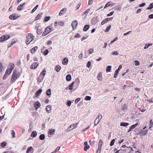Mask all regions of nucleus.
I'll use <instances>...</instances> for the list:
<instances>
[{"mask_svg":"<svg viewBox=\"0 0 153 153\" xmlns=\"http://www.w3.org/2000/svg\"><path fill=\"white\" fill-rule=\"evenodd\" d=\"M19 77V72L16 70L15 69L13 72L11 81L12 82H14L16 79Z\"/></svg>","mask_w":153,"mask_h":153,"instance_id":"f257e3e1","label":"nucleus"},{"mask_svg":"<svg viewBox=\"0 0 153 153\" xmlns=\"http://www.w3.org/2000/svg\"><path fill=\"white\" fill-rule=\"evenodd\" d=\"M26 37V39L25 42L28 45L33 40V36L32 34L29 33L27 34Z\"/></svg>","mask_w":153,"mask_h":153,"instance_id":"f03ea898","label":"nucleus"},{"mask_svg":"<svg viewBox=\"0 0 153 153\" xmlns=\"http://www.w3.org/2000/svg\"><path fill=\"white\" fill-rule=\"evenodd\" d=\"M11 68H11L10 70L8 69H7L3 77V79H6L7 76L9 75L11 73L13 69V67H12Z\"/></svg>","mask_w":153,"mask_h":153,"instance_id":"7ed1b4c3","label":"nucleus"},{"mask_svg":"<svg viewBox=\"0 0 153 153\" xmlns=\"http://www.w3.org/2000/svg\"><path fill=\"white\" fill-rule=\"evenodd\" d=\"M10 37V36L9 35H6L1 36L0 38V42L4 41L9 39Z\"/></svg>","mask_w":153,"mask_h":153,"instance_id":"20e7f679","label":"nucleus"},{"mask_svg":"<svg viewBox=\"0 0 153 153\" xmlns=\"http://www.w3.org/2000/svg\"><path fill=\"white\" fill-rule=\"evenodd\" d=\"M102 115L99 114L98 115L94 121L95 126H96L99 123L100 120L102 119Z\"/></svg>","mask_w":153,"mask_h":153,"instance_id":"39448f33","label":"nucleus"},{"mask_svg":"<svg viewBox=\"0 0 153 153\" xmlns=\"http://www.w3.org/2000/svg\"><path fill=\"white\" fill-rule=\"evenodd\" d=\"M78 124V123L74 124L70 126L67 129L66 131L68 132L74 128H76Z\"/></svg>","mask_w":153,"mask_h":153,"instance_id":"423d86ee","label":"nucleus"},{"mask_svg":"<svg viewBox=\"0 0 153 153\" xmlns=\"http://www.w3.org/2000/svg\"><path fill=\"white\" fill-rule=\"evenodd\" d=\"M122 68V66L121 65H120L119 66L118 68L117 69L115 72L114 75V78H116L117 77L120 70Z\"/></svg>","mask_w":153,"mask_h":153,"instance_id":"0eeeda50","label":"nucleus"},{"mask_svg":"<svg viewBox=\"0 0 153 153\" xmlns=\"http://www.w3.org/2000/svg\"><path fill=\"white\" fill-rule=\"evenodd\" d=\"M78 22L76 20L74 21L72 23V26L73 29H76V27L77 25Z\"/></svg>","mask_w":153,"mask_h":153,"instance_id":"6e6552de","label":"nucleus"},{"mask_svg":"<svg viewBox=\"0 0 153 153\" xmlns=\"http://www.w3.org/2000/svg\"><path fill=\"white\" fill-rule=\"evenodd\" d=\"M38 65V63L37 62H33L30 66V68L31 69H36Z\"/></svg>","mask_w":153,"mask_h":153,"instance_id":"1a4fd4ad","label":"nucleus"},{"mask_svg":"<svg viewBox=\"0 0 153 153\" xmlns=\"http://www.w3.org/2000/svg\"><path fill=\"white\" fill-rule=\"evenodd\" d=\"M10 19L11 20H16L19 17L16 16V14H13L9 16V17Z\"/></svg>","mask_w":153,"mask_h":153,"instance_id":"9d476101","label":"nucleus"},{"mask_svg":"<svg viewBox=\"0 0 153 153\" xmlns=\"http://www.w3.org/2000/svg\"><path fill=\"white\" fill-rule=\"evenodd\" d=\"M33 152V149L32 146H30L27 150L26 153H32Z\"/></svg>","mask_w":153,"mask_h":153,"instance_id":"9b49d317","label":"nucleus"},{"mask_svg":"<svg viewBox=\"0 0 153 153\" xmlns=\"http://www.w3.org/2000/svg\"><path fill=\"white\" fill-rule=\"evenodd\" d=\"M148 130H143L141 131L139 133V134L142 136H145L147 134Z\"/></svg>","mask_w":153,"mask_h":153,"instance_id":"f8f14e48","label":"nucleus"},{"mask_svg":"<svg viewBox=\"0 0 153 153\" xmlns=\"http://www.w3.org/2000/svg\"><path fill=\"white\" fill-rule=\"evenodd\" d=\"M38 48L37 46H35L32 48L30 50V52L32 54L36 52Z\"/></svg>","mask_w":153,"mask_h":153,"instance_id":"ddd939ff","label":"nucleus"},{"mask_svg":"<svg viewBox=\"0 0 153 153\" xmlns=\"http://www.w3.org/2000/svg\"><path fill=\"white\" fill-rule=\"evenodd\" d=\"M45 32H46L48 34L52 31V29L50 27H48L45 28Z\"/></svg>","mask_w":153,"mask_h":153,"instance_id":"4468645a","label":"nucleus"},{"mask_svg":"<svg viewBox=\"0 0 153 153\" xmlns=\"http://www.w3.org/2000/svg\"><path fill=\"white\" fill-rule=\"evenodd\" d=\"M42 90L41 88H40L37 90L35 93V95L36 97H37L38 95H39L41 93Z\"/></svg>","mask_w":153,"mask_h":153,"instance_id":"2eb2a0df","label":"nucleus"},{"mask_svg":"<svg viewBox=\"0 0 153 153\" xmlns=\"http://www.w3.org/2000/svg\"><path fill=\"white\" fill-rule=\"evenodd\" d=\"M25 4V3H24L23 4H21L17 8V9L18 10L20 11L22 10L23 7H22Z\"/></svg>","mask_w":153,"mask_h":153,"instance_id":"dca6fc26","label":"nucleus"},{"mask_svg":"<svg viewBox=\"0 0 153 153\" xmlns=\"http://www.w3.org/2000/svg\"><path fill=\"white\" fill-rule=\"evenodd\" d=\"M40 105L41 104L39 102H36L34 103V107L36 109L40 107Z\"/></svg>","mask_w":153,"mask_h":153,"instance_id":"f3484780","label":"nucleus"},{"mask_svg":"<svg viewBox=\"0 0 153 153\" xmlns=\"http://www.w3.org/2000/svg\"><path fill=\"white\" fill-rule=\"evenodd\" d=\"M51 107L50 105H48L46 107V110L48 113H50L51 112Z\"/></svg>","mask_w":153,"mask_h":153,"instance_id":"a211bd4d","label":"nucleus"},{"mask_svg":"<svg viewBox=\"0 0 153 153\" xmlns=\"http://www.w3.org/2000/svg\"><path fill=\"white\" fill-rule=\"evenodd\" d=\"M55 130V129L49 130L48 133L50 134L51 135H54V134Z\"/></svg>","mask_w":153,"mask_h":153,"instance_id":"6ab92c4d","label":"nucleus"},{"mask_svg":"<svg viewBox=\"0 0 153 153\" xmlns=\"http://www.w3.org/2000/svg\"><path fill=\"white\" fill-rule=\"evenodd\" d=\"M68 62V59L67 58H65L64 59L62 63L64 65H67Z\"/></svg>","mask_w":153,"mask_h":153,"instance_id":"aec40b11","label":"nucleus"},{"mask_svg":"<svg viewBox=\"0 0 153 153\" xmlns=\"http://www.w3.org/2000/svg\"><path fill=\"white\" fill-rule=\"evenodd\" d=\"M102 74L101 73H99L98 74V75L97 76V78L100 81H101L102 79Z\"/></svg>","mask_w":153,"mask_h":153,"instance_id":"412c9836","label":"nucleus"},{"mask_svg":"<svg viewBox=\"0 0 153 153\" xmlns=\"http://www.w3.org/2000/svg\"><path fill=\"white\" fill-rule=\"evenodd\" d=\"M61 68V67L59 65H57L56 66L55 68V69L57 72H58L60 70Z\"/></svg>","mask_w":153,"mask_h":153,"instance_id":"4be33fe9","label":"nucleus"},{"mask_svg":"<svg viewBox=\"0 0 153 153\" xmlns=\"http://www.w3.org/2000/svg\"><path fill=\"white\" fill-rule=\"evenodd\" d=\"M37 135V132L36 131H33L32 132L31 136L33 137H36Z\"/></svg>","mask_w":153,"mask_h":153,"instance_id":"5701e85b","label":"nucleus"},{"mask_svg":"<svg viewBox=\"0 0 153 153\" xmlns=\"http://www.w3.org/2000/svg\"><path fill=\"white\" fill-rule=\"evenodd\" d=\"M66 79L67 81H70L71 79V75L70 74L67 75L66 77Z\"/></svg>","mask_w":153,"mask_h":153,"instance_id":"b1692460","label":"nucleus"},{"mask_svg":"<svg viewBox=\"0 0 153 153\" xmlns=\"http://www.w3.org/2000/svg\"><path fill=\"white\" fill-rule=\"evenodd\" d=\"M66 10V8H63L62 10H61L59 13V16H61L62 15V14H63V12L64 11H65Z\"/></svg>","mask_w":153,"mask_h":153,"instance_id":"393cba45","label":"nucleus"},{"mask_svg":"<svg viewBox=\"0 0 153 153\" xmlns=\"http://www.w3.org/2000/svg\"><path fill=\"white\" fill-rule=\"evenodd\" d=\"M42 14V13L41 14H38L36 17L35 21L40 19L42 17L41 15Z\"/></svg>","mask_w":153,"mask_h":153,"instance_id":"a878e982","label":"nucleus"},{"mask_svg":"<svg viewBox=\"0 0 153 153\" xmlns=\"http://www.w3.org/2000/svg\"><path fill=\"white\" fill-rule=\"evenodd\" d=\"M51 18L50 16H45L44 17V20H43L44 22H46L48 21Z\"/></svg>","mask_w":153,"mask_h":153,"instance_id":"bb28decb","label":"nucleus"},{"mask_svg":"<svg viewBox=\"0 0 153 153\" xmlns=\"http://www.w3.org/2000/svg\"><path fill=\"white\" fill-rule=\"evenodd\" d=\"M110 3V2L109 1V2H108L104 6V8H105L108 6H112L113 5V4H110L109 3Z\"/></svg>","mask_w":153,"mask_h":153,"instance_id":"cd10ccee","label":"nucleus"},{"mask_svg":"<svg viewBox=\"0 0 153 153\" xmlns=\"http://www.w3.org/2000/svg\"><path fill=\"white\" fill-rule=\"evenodd\" d=\"M138 123H136L134 125L131 126L130 128L132 130H133L134 128H135L138 125Z\"/></svg>","mask_w":153,"mask_h":153,"instance_id":"c85d7f7f","label":"nucleus"},{"mask_svg":"<svg viewBox=\"0 0 153 153\" xmlns=\"http://www.w3.org/2000/svg\"><path fill=\"white\" fill-rule=\"evenodd\" d=\"M128 123H120V126H121L126 127L128 126Z\"/></svg>","mask_w":153,"mask_h":153,"instance_id":"c756f323","label":"nucleus"},{"mask_svg":"<svg viewBox=\"0 0 153 153\" xmlns=\"http://www.w3.org/2000/svg\"><path fill=\"white\" fill-rule=\"evenodd\" d=\"M51 94V89H48L46 92V95L47 96H49Z\"/></svg>","mask_w":153,"mask_h":153,"instance_id":"7c9ffc66","label":"nucleus"},{"mask_svg":"<svg viewBox=\"0 0 153 153\" xmlns=\"http://www.w3.org/2000/svg\"><path fill=\"white\" fill-rule=\"evenodd\" d=\"M39 138L40 140H43L45 138V135L44 134H40L39 137Z\"/></svg>","mask_w":153,"mask_h":153,"instance_id":"2f4dec72","label":"nucleus"},{"mask_svg":"<svg viewBox=\"0 0 153 153\" xmlns=\"http://www.w3.org/2000/svg\"><path fill=\"white\" fill-rule=\"evenodd\" d=\"M46 72V71L45 69H44L41 73L40 74V76H41V75H43V77H42L44 78L45 75V73Z\"/></svg>","mask_w":153,"mask_h":153,"instance_id":"473e14b6","label":"nucleus"},{"mask_svg":"<svg viewBox=\"0 0 153 153\" xmlns=\"http://www.w3.org/2000/svg\"><path fill=\"white\" fill-rule=\"evenodd\" d=\"M89 26L88 25H85L83 28V30L84 31H86L89 28Z\"/></svg>","mask_w":153,"mask_h":153,"instance_id":"72a5a7b5","label":"nucleus"},{"mask_svg":"<svg viewBox=\"0 0 153 153\" xmlns=\"http://www.w3.org/2000/svg\"><path fill=\"white\" fill-rule=\"evenodd\" d=\"M152 44H150V43L146 44L145 45V47H144V49H147V48H149V47L150 46H152Z\"/></svg>","mask_w":153,"mask_h":153,"instance_id":"f704fd0d","label":"nucleus"},{"mask_svg":"<svg viewBox=\"0 0 153 153\" xmlns=\"http://www.w3.org/2000/svg\"><path fill=\"white\" fill-rule=\"evenodd\" d=\"M74 83H75V82H73L69 85V89L70 90H71L73 89V85H74Z\"/></svg>","mask_w":153,"mask_h":153,"instance_id":"c9c22d12","label":"nucleus"},{"mask_svg":"<svg viewBox=\"0 0 153 153\" xmlns=\"http://www.w3.org/2000/svg\"><path fill=\"white\" fill-rule=\"evenodd\" d=\"M44 79L43 77H41V76H40L37 79V81L39 82H41Z\"/></svg>","mask_w":153,"mask_h":153,"instance_id":"e433bc0d","label":"nucleus"},{"mask_svg":"<svg viewBox=\"0 0 153 153\" xmlns=\"http://www.w3.org/2000/svg\"><path fill=\"white\" fill-rule=\"evenodd\" d=\"M111 66L110 65L108 66L106 69V72H109L111 70Z\"/></svg>","mask_w":153,"mask_h":153,"instance_id":"4c0bfd02","label":"nucleus"},{"mask_svg":"<svg viewBox=\"0 0 153 153\" xmlns=\"http://www.w3.org/2000/svg\"><path fill=\"white\" fill-rule=\"evenodd\" d=\"M3 67L2 64L0 62V73L3 72Z\"/></svg>","mask_w":153,"mask_h":153,"instance_id":"58836bf2","label":"nucleus"},{"mask_svg":"<svg viewBox=\"0 0 153 153\" xmlns=\"http://www.w3.org/2000/svg\"><path fill=\"white\" fill-rule=\"evenodd\" d=\"M153 8V3H151L149 5V7L147 8V9L150 10Z\"/></svg>","mask_w":153,"mask_h":153,"instance_id":"ea45409f","label":"nucleus"},{"mask_svg":"<svg viewBox=\"0 0 153 153\" xmlns=\"http://www.w3.org/2000/svg\"><path fill=\"white\" fill-rule=\"evenodd\" d=\"M42 31H43L42 30V29L39 30L38 29H37V33L38 34L40 35L42 33Z\"/></svg>","mask_w":153,"mask_h":153,"instance_id":"a19ab883","label":"nucleus"},{"mask_svg":"<svg viewBox=\"0 0 153 153\" xmlns=\"http://www.w3.org/2000/svg\"><path fill=\"white\" fill-rule=\"evenodd\" d=\"M1 146L2 147H4L6 146V145L7 144V143L5 142H3L1 143Z\"/></svg>","mask_w":153,"mask_h":153,"instance_id":"79ce46f5","label":"nucleus"},{"mask_svg":"<svg viewBox=\"0 0 153 153\" xmlns=\"http://www.w3.org/2000/svg\"><path fill=\"white\" fill-rule=\"evenodd\" d=\"M91 97H90L89 96H86L85 98V100L87 101L90 100H91Z\"/></svg>","mask_w":153,"mask_h":153,"instance_id":"37998d69","label":"nucleus"},{"mask_svg":"<svg viewBox=\"0 0 153 153\" xmlns=\"http://www.w3.org/2000/svg\"><path fill=\"white\" fill-rule=\"evenodd\" d=\"M111 27V25H110L109 26H108L106 29L105 30V32H107L109 31L110 30Z\"/></svg>","mask_w":153,"mask_h":153,"instance_id":"c03bdc74","label":"nucleus"},{"mask_svg":"<svg viewBox=\"0 0 153 153\" xmlns=\"http://www.w3.org/2000/svg\"><path fill=\"white\" fill-rule=\"evenodd\" d=\"M39 5H37L32 10L31 13H33L37 9Z\"/></svg>","mask_w":153,"mask_h":153,"instance_id":"a18cd8bd","label":"nucleus"},{"mask_svg":"<svg viewBox=\"0 0 153 153\" xmlns=\"http://www.w3.org/2000/svg\"><path fill=\"white\" fill-rule=\"evenodd\" d=\"M102 140H99V145L98 147H100V148H101V146H102Z\"/></svg>","mask_w":153,"mask_h":153,"instance_id":"49530a36","label":"nucleus"},{"mask_svg":"<svg viewBox=\"0 0 153 153\" xmlns=\"http://www.w3.org/2000/svg\"><path fill=\"white\" fill-rule=\"evenodd\" d=\"M115 141V140L114 139H113L111 142V143H110V146H112L114 145Z\"/></svg>","mask_w":153,"mask_h":153,"instance_id":"de8ad7c7","label":"nucleus"},{"mask_svg":"<svg viewBox=\"0 0 153 153\" xmlns=\"http://www.w3.org/2000/svg\"><path fill=\"white\" fill-rule=\"evenodd\" d=\"M11 134L12 135V137L13 138H14L15 137V134L14 131L12 130H11Z\"/></svg>","mask_w":153,"mask_h":153,"instance_id":"09e8293b","label":"nucleus"},{"mask_svg":"<svg viewBox=\"0 0 153 153\" xmlns=\"http://www.w3.org/2000/svg\"><path fill=\"white\" fill-rule=\"evenodd\" d=\"M60 147H58L53 152H52L51 153H55L57 151L59 150Z\"/></svg>","mask_w":153,"mask_h":153,"instance_id":"8fccbe9b","label":"nucleus"},{"mask_svg":"<svg viewBox=\"0 0 153 153\" xmlns=\"http://www.w3.org/2000/svg\"><path fill=\"white\" fill-rule=\"evenodd\" d=\"M90 148V146L89 145H87L85 146L84 149L85 151H86L88 149Z\"/></svg>","mask_w":153,"mask_h":153,"instance_id":"3c124183","label":"nucleus"},{"mask_svg":"<svg viewBox=\"0 0 153 153\" xmlns=\"http://www.w3.org/2000/svg\"><path fill=\"white\" fill-rule=\"evenodd\" d=\"M94 51V49L92 48H90V49L88 51V52L90 54H91Z\"/></svg>","mask_w":153,"mask_h":153,"instance_id":"603ef678","label":"nucleus"},{"mask_svg":"<svg viewBox=\"0 0 153 153\" xmlns=\"http://www.w3.org/2000/svg\"><path fill=\"white\" fill-rule=\"evenodd\" d=\"M71 102L70 100H67V105L68 106H71Z\"/></svg>","mask_w":153,"mask_h":153,"instance_id":"864d4df0","label":"nucleus"},{"mask_svg":"<svg viewBox=\"0 0 153 153\" xmlns=\"http://www.w3.org/2000/svg\"><path fill=\"white\" fill-rule=\"evenodd\" d=\"M134 62L135 63V65L136 66H138L140 64V62L138 60H135Z\"/></svg>","mask_w":153,"mask_h":153,"instance_id":"5fc2aeb1","label":"nucleus"},{"mask_svg":"<svg viewBox=\"0 0 153 153\" xmlns=\"http://www.w3.org/2000/svg\"><path fill=\"white\" fill-rule=\"evenodd\" d=\"M107 22V20H106V19H105L101 23V25H103Z\"/></svg>","mask_w":153,"mask_h":153,"instance_id":"6e6d98bb","label":"nucleus"},{"mask_svg":"<svg viewBox=\"0 0 153 153\" xmlns=\"http://www.w3.org/2000/svg\"><path fill=\"white\" fill-rule=\"evenodd\" d=\"M48 50L47 49L45 50L44 51V55L45 56L47 55L48 53Z\"/></svg>","mask_w":153,"mask_h":153,"instance_id":"4d7b16f0","label":"nucleus"},{"mask_svg":"<svg viewBox=\"0 0 153 153\" xmlns=\"http://www.w3.org/2000/svg\"><path fill=\"white\" fill-rule=\"evenodd\" d=\"M80 99L79 98H77V99L75 100L74 102L75 103H77L79 101H80Z\"/></svg>","mask_w":153,"mask_h":153,"instance_id":"13d9d810","label":"nucleus"},{"mask_svg":"<svg viewBox=\"0 0 153 153\" xmlns=\"http://www.w3.org/2000/svg\"><path fill=\"white\" fill-rule=\"evenodd\" d=\"M91 65V62L90 61H88L86 65V66L88 68H89Z\"/></svg>","mask_w":153,"mask_h":153,"instance_id":"bf43d9fd","label":"nucleus"},{"mask_svg":"<svg viewBox=\"0 0 153 153\" xmlns=\"http://www.w3.org/2000/svg\"><path fill=\"white\" fill-rule=\"evenodd\" d=\"M129 149H128V147H127V149H124L123 150H122V152L123 153L125 152H126L127 151H129Z\"/></svg>","mask_w":153,"mask_h":153,"instance_id":"052dcab7","label":"nucleus"},{"mask_svg":"<svg viewBox=\"0 0 153 153\" xmlns=\"http://www.w3.org/2000/svg\"><path fill=\"white\" fill-rule=\"evenodd\" d=\"M88 37V36H83L81 39V41H83L84 40L86 39Z\"/></svg>","mask_w":153,"mask_h":153,"instance_id":"680f3d73","label":"nucleus"},{"mask_svg":"<svg viewBox=\"0 0 153 153\" xmlns=\"http://www.w3.org/2000/svg\"><path fill=\"white\" fill-rule=\"evenodd\" d=\"M93 0H89L88 2V4L89 5H90L93 2Z\"/></svg>","mask_w":153,"mask_h":153,"instance_id":"e2e57ef3","label":"nucleus"},{"mask_svg":"<svg viewBox=\"0 0 153 153\" xmlns=\"http://www.w3.org/2000/svg\"><path fill=\"white\" fill-rule=\"evenodd\" d=\"M113 19V17H111L110 18H107L106 19V20H107V22H109V21H111Z\"/></svg>","mask_w":153,"mask_h":153,"instance_id":"0e129e2a","label":"nucleus"},{"mask_svg":"<svg viewBox=\"0 0 153 153\" xmlns=\"http://www.w3.org/2000/svg\"><path fill=\"white\" fill-rule=\"evenodd\" d=\"M75 82H76L78 85L79 83V80L78 78H76V79L75 80Z\"/></svg>","mask_w":153,"mask_h":153,"instance_id":"69168bd1","label":"nucleus"},{"mask_svg":"<svg viewBox=\"0 0 153 153\" xmlns=\"http://www.w3.org/2000/svg\"><path fill=\"white\" fill-rule=\"evenodd\" d=\"M79 58L81 59L82 58V53H81L79 56Z\"/></svg>","mask_w":153,"mask_h":153,"instance_id":"338daca9","label":"nucleus"},{"mask_svg":"<svg viewBox=\"0 0 153 153\" xmlns=\"http://www.w3.org/2000/svg\"><path fill=\"white\" fill-rule=\"evenodd\" d=\"M101 149V148H100V147H98V149L97 150V153H100Z\"/></svg>","mask_w":153,"mask_h":153,"instance_id":"774afa93","label":"nucleus"}]
</instances>
